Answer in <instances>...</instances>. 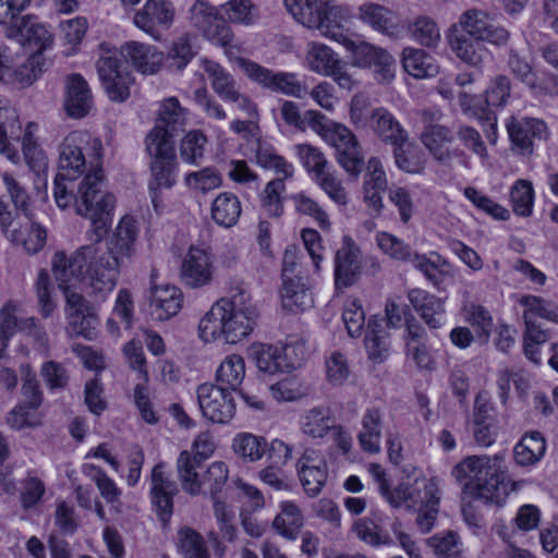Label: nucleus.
<instances>
[{"label": "nucleus", "mask_w": 558, "mask_h": 558, "mask_svg": "<svg viewBox=\"0 0 558 558\" xmlns=\"http://www.w3.org/2000/svg\"><path fill=\"white\" fill-rule=\"evenodd\" d=\"M23 155L25 162L35 173L34 189L37 190L38 198L46 202L48 199L47 157L37 142H23Z\"/></svg>", "instance_id": "c756f323"}, {"label": "nucleus", "mask_w": 558, "mask_h": 558, "mask_svg": "<svg viewBox=\"0 0 558 558\" xmlns=\"http://www.w3.org/2000/svg\"><path fill=\"white\" fill-rule=\"evenodd\" d=\"M93 107V97L87 82L81 74H71L65 80L64 109L72 118H83Z\"/></svg>", "instance_id": "5701e85b"}, {"label": "nucleus", "mask_w": 558, "mask_h": 558, "mask_svg": "<svg viewBox=\"0 0 558 558\" xmlns=\"http://www.w3.org/2000/svg\"><path fill=\"white\" fill-rule=\"evenodd\" d=\"M220 304L226 307L225 341L238 343L253 331L258 317L257 308L252 303L251 294L241 287L233 288L228 298L220 299Z\"/></svg>", "instance_id": "0eeeda50"}, {"label": "nucleus", "mask_w": 558, "mask_h": 558, "mask_svg": "<svg viewBox=\"0 0 558 558\" xmlns=\"http://www.w3.org/2000/svg\"><path fill=\"white\" fill-rule=\"evenodd\" d=\"M199 410L215 424H228L235 414V402L230 391L214 384H202L196 390Z\"/></svg>", "instance_id": "f8f14e48"}, {"label": "nucleus", "mask_w": 558, "mask_h": 558, "mask_svg": "<svg viewBox=\"0 0 558 558\" xmlns=\"http://www.w3.org/2000/svg\"><path fill=\"white\" fill-rule=\"evenodd\" d=\"M242 213L239 198L229 192L220 193L211 205V217L214 221L222 227L234 226Z\"/></svg>", "instance_id": "a18cd8bd"}, {"label": "nucleus", "mask_w": 558, "mask_h": 558, "mask_svg": "<svg viewBox=\"0 0 558 558\" xmlns=\"http://www.w3.org/2000/svg\"><path fill=\"white\" fill-rule=\"evenodd\" d=\"M202 462L197 457H192L191 451L184 450L177 460V472L183 490L191 495L197 496L202 493L203 480L199 470Z\"/></svg>", "instance_id": "473e14b6"}, {"label": "nucleus", "mask_w": 558, "mask_h": 558, "mask_svg": "<svg viewBox=\"0 0 558 558\" xmlns=\"http://www.w3.org/2000/svg\"><path fill=\"white\" fill-rule=\"evenodd\" d=\"M123 56L133 68L143 74H156L162 63L163 53L156 47L137 41L126 43L123 47Z\"/></svg>", "instance_id": "393cba45"}, {"label": "nucleus", "mask_w": 558, "mask_h": 558, "mask_svg": "<svg viewBox=\"0 0 558 558\" xmlns=\"http://www.w3.org/2000/svg\"><path fill=\"white\" fill-rule=\"evenodd\" d=\"M256 162L265 169H272L278 174H282L283 179L291 178L294 172L291 163L278 155L270 145L262 142H257Z\"/></svg>", "instance_id": "4d7b16f0"}, {"label": "nucleus", "mask_w": 558, "mask_h": 558, "mask_svg": "<svg viewBox=\"0 0 558 558\" xmlns=\"http://www.w3.org/2000/svg\"><path fill=\"white\" fill-rule=\"evenodd\" d=\"M191 23L215 45L229 47L233 33L217 10L205 0H197L190 10Z\"/></svg>", "instance_id": "ddd939ff"}, {"label": "nucleus", "mask_w": 558, "mask_h": 558, "mask_svg": "<svg viewBox=\"0 0 558 558\" xmlns=\"http://www.w3.org/2000/svg\"><path fill=\"white\" fill-rule=\"evenodd\" d=\"M424 497L418 505L416 525L423 534L429 533L435 525L440 500L439 488L435 478L424 480Z\"/></svg>", "instance_id": "72a5a7b5"}, {"label": "nucleus", "mask_w": 558, "mask_h": 558, "mask_svg": "<svg viewBox=\"0 0 558 558\" xmlns=\"http://www.w3.org/2000/svg\"><path fill=\"white\" fill-rule=\"evenodd\" d=\"M408 299L415 312L430 329L441 328L446 323L445 301L423 289H411Z\"/></svg>", "instance_id": "4be33fe9"}, {"label": "nucleus", "mask_w": 558, "mask_h": 558, "mask_svg": "<svg viewBox=\"0 0 558 558\" xmlns=\"http://www.w3.org/2000/svg\"><path fill=\"white\" fill-rule=\"evenodd\" d=\"M96 66L109 99L118 102L125 101L130 97V87L134 78L123 66L122 61L117 56H105L98 59Z\"/></svg>", "instance_id": "4468645a"}, {"label": "nucleus", "mask_w": 558, "mask_h": 558, "mask_svg": "<svg viewBox=\"0 0 558 558\" xmlns=\"http://www.w3.org/2000/svg\"><path fill=\"white\" fill-rule=\"evenodd\" d=\"M437 558H449L461 553V543L456 532L446 531L437 533L426 541Z\"/></svg>", "instance_id": "0e129e2a"}, {"label": "nucleus", "mask_w": 558, "mask_h": 558, "mask_svg": "<svg viewBox=\"0 0 558 558\" xmlns=\"http://www.w3.org/2000/svg\"><path fill=\"white\" fill-rule=\"evenodd\" d=\"M2 181L15 210L23 214L29 221H32L34 218L35 203H43L38 198L37 190H35V197L31 196L19 181H16L12 174L7 172L2 174Z\"/></svg>", "instance_id": "49530a36"}, {"label": "nucleus", "mask_w": 558, "mask_h": 558, "mask_svg": "<svg viewBox=\"0 0 558 558\" xmlns=\"http://www.w3.org/2000/svg\"><path fill=\"white\" fill-rule=\"evenodd\" d=\"M546 449V439L541 432H526L513 448L514 462L520 466H534L544 458Z\"/></svg>", "instance_id": "cd10ccee"}, {"label": "nucleus", "mask_w": 558, "mask_h": 558, "mask_svg": "<svg viewBox=\"0 0 558 558\" xmlns=\"http://www.w3.org/2000/svg\"><path fill=\"white\" fill-rule=\"evenodd\" d=\"M225 317L226 307L220 304L219 300L201 319L198 324L199 337L205 342L215 341L217 339L225 340Z\"/></svg>", "instance_id": "8fccbe9b"}, {"label": "nucleus", "mask_w": 558, "mask_h": 558, "mask_svg": "<svg viewBox=\"0 0 558 558\" xmlns=\"http://www.w3.org/2000/svg\"><path fill=\"white\" fill-rule=\"evenodd\" d=\"M482 43L462 31H456L449 37L450 47L456 56L472 66H478L483 62L485 49Z\"/></svg>", "instance_id": "c9c22d12"}, {"label": "nucleus", "mask_w": 558, "mask_h": 558, "mask_svg": "<svg viewBox=\"0 0 558 558\" xmlns=\"http://www.w3.org/2000/svg\"><path fill=\"white\" fill-rule=\"evenodd\" d=\"M339 166L355 178L362 172L365 151L360 142H331Z\"/></svg>", "instance_id": "a19ab883"}, {"label": "nucleus", "mask_w": 558, "mask_h": 558, "mask_svg": "<svg viewBox=\"0 0 558 558\" xmlns=\"http://www.w3.org/2000/svg\"><path fill=\"white\" fill-rule=\"evenodd\" d=\"M187 110L177 97H168L160 101L155 125L146 140H206L198 130H186Z\"/></svg>", "instance_id": "9d476101"}, {"label": "nucleus", "mask_w": 558, "mask_h": 558, "mask_svg": "<svg viewBox=\"0 0 558 558\" xmlns=\"http://www.w3.org/2000/svg\"><path fill=\"white\" fill-rule=\"evenodd\" d=\"M509 96V78L505 75H498L486 88L485 98L464 94L461 97V106L465 112L478 120L484 135L488 140H492V136H496V118L493 114L490 107L504 106Z\"/></svg>", "instance_id": "1a4fd4ad"}, {"label": "nucleus", "mask_w": 558, "mask_h": 558, "mask_svg": "<svg viewBox=\"0 0 558 558\" xmlns=\"http://www.w3.org/2000/svg\"><path fill=\"white\" fill-rule=\"evenodd\" d=\"M182 303L183 294L178 287H155L150 295V314L157 320H167L180 312Z\"/></svg>", "instance_id": "bb28decb"}, {"label": "nucleus", "mask_w": 558, "mask_h": 558, "mask_svg": "<svg viewBox=\"0 0 558 558\" xmlns=\"http://www.w3.org/2000/svg\"><path fill=\"white\" fill-rule=\"evenodd\" d=\"M360 251L348 236L335 257V286L337 289L348 288L355 283L360 272Z\"/></svg>", "instance_id": "b1692460"}, {"label": "nucleus", "mask_w": 558, "mask_h": 558, "mask_svg": "<svg viewBox=\"0 0 558 558\" xmlns=\"http://www.w3.org/2000/svg\"><path fill=\"white\" fill-rule=\"evenodd\" d=\"M283 177L271 180L262 193V206L272 217H280L283 214L282 193L286 191Z\"/></svg>", "instance_id": "052dcab7"}, {"label": "nucleus", "mask_w": 558, "mask_h": 558, "mask_svg": "<svg viewBox=\"0 0 558 558\" xmlns=\"http://www.w3.org/2000/svg\"><path fill=\"white\" fill-rule=\"evenodd\" d=\"M280 117L301 132L310 128L323 140H356L344 124L330 120L318 110L308 109L302 114L299 105L292 100L282 101Z\"/></svg>", "instance_id": "6e6552de"}, {"label": "nucleus", "mask_w": 558, "mask_h": 558, "mask_svg": "<svg viewBox=\"0 0 558 558\" xmlns=\"http://www.w3.org/2000/svg\"><path fill=\"white\" fill-rule=\"evenodd\" d=\"M464 196L480 210L498 220H507L510 213L490 197L482 194L475 187L468 186L463 191Z\"/></svg>", "instance_id": "e2e57ef3"}, {"label": "nucleus", "mask_w": 558, "mask_h": 558, "mask_svg": "<svg viewBox=\"0 0 558 558\" xmlns=\"http://www.w3.org/2000/svg\"><path fill=\"white\" fill-rule=\"evenodd\" d=\"M239 64L251 81L271 92L298 99H302L308 94L306 84L299 80L296 73L274 72L246 59H241Z\"/></svg>", "instance_id": "9b49d317"}, {"label": "nucleus", "mask_w": 558, "mask_h": 558, "mask_svg": "<svg viewBox=\"0 0 558 558\" xmlns=\"http://www.w3.org/2000/svg\"><path fill=\"white\" fill-rule=\"evenodd\" d=\"M326 379L335 387L343 386L348 380L351 369L348 360L341 352L335 351L326 359Z\"/></svg>", "instance_id": "774afa93"}, {"label": "nucleus", "mask_w": 558, "mask_h": 558, "mask_svg": "<svg viewBox=\"0 0 558 558\" xmlns=\"http://www.w3.org/2000/svg\"><path fill=\"white\" fill-rule=\"evenodd\" d=\"M214 257L205 248L190 246L182 259L180 277L190 288H202L209 284L214 278Z\"/></svg>", "instance_id": "dca6fc26"}, {"label": "nucleus", "mask_w": 558, "mask_h": 558, "mask_svg": "<svg viewBox=\"0 0 558 558\" xmlns=\"http://www.w3.org/2000/svg\"><path fill=\"white\" fill-rule=\"evenodd\" d=\"M340 61L339 56L330 47L316 41L308 43L305 57L308 70L327 76L328 74H333L332 70Z\"/></svg>", "instance_id": "ea45409f"}, {"label": "nucleus", "mask_w": 558, "mask_h": 558, "mask_svg": "<svg viewBox=\"0 0 558 558\" xmlns=\"http://www.w3.org/2000/svg\"><path fill=\"white\" fill-rule=\"evenodd\" d=\"M282 305L291 311H304L313 305L312 294L301 277L282 278Z\"/></svg>", "instance_id": "e433bc0d"}, {"label": "nucleus", "mask_w": 558, "mask_h": 558, "mask_svg": "<svg viewBox=\"0 0 558 558\" xmlns=\"http://www.w3.org/2000/svg\"><path fill=\"white\" fill-rule=\"evenodd\" d=\"M352 530L361 542L371 547L391 546L395 543L389 533L371 518L356 520Z\"/></svg>", "instance_id": "de8ad7c7"}, {"label": "nucleus", "mask_w": 558, "mask_h": 558, "mask_svg": "<svg viewBox=\"0 0 558 558\" xmlns=\"http://www.w3.org/2000/svg\"><path fill=\"white\" fill-rule=\"evenodd\" d=\"M451 476L463 494L496 507H502L520 485L509 478L504 452L468 456L452 468Z\"/></svg>", "instance_id": "f03ea898"}, {"label": "nucleus", "mask_w": 558, "mask_h": 558, "mask_svg": "<svg viewBox=\"0 0 558 558\" xmlns=\"http://www.w3.org/2000/svg\"><path fill=\"white\" fill-rule=\"evenodd\" d=\"M383 428V412L379 408H367L361 420V430L357 434V440L361 448L368 453H378L380 451Z\"/></svg>", "instance_id": "c85d7f7f"}, {"label": "nucleus", "mask_w": 558, "mask_h": 558, "mask_svg": "<svg viewBox=\"0 0 558 558\" xmlns=\"http://www.w3.org/2000/svg\"><path fill=\"white\" fill-rule=\"evenodd\" d=\"M466 320L475 328L476 337L487 342L494 328L489 311L480 304H471L466 311Z\"/></svg>", "instance_id": "69168bd1"}, {"label": "nucleus", "mask_w": 558, "mask_h": 558, "mask_svg": "<svg viewBox=\"0 0 558 558\" xmlns=\"http://www.w3.org/2000/svg\"><path fill=\"white\" fill-rule=\"evenodd\" d=\"M272 526L278 534L287 539H295L304 524L301 509L293 501H282Z\"/></svg>", "instance_id": "58836bf2"}, {"label": "nucleus", "mask_w": 558, "mask_h": 558, "mask_svg": "<svg viewBox=\"0 0 558 558\" xmlns=\"http://www.w3.org/2000/svg\"><path fill=\"white\" fill-rule=\"evenodd\" d=\"M424 493L421 489L410 485L409 483H399L395 488H389L384 499L392 508H401L405 506L408 509H416L422 504Z\"/></svg>", "instance_id": "5fc2aeb1"}, {"label": "nucleus", "mask_w": 558, "mask_h": 558, "mask_svg": "<svg viewBox=\"0 0 558 558\" xmlns=\"http://www.w3.org/2000/svg\"><path fill=\"white\" fill-rule=\"evenodd\" d=\"M372 126L381 140H408V132L397 118L385 108H377L371 116Z\"/></svg>", "instance_id": "09e8293b"}, {"label": "nucleus", "mask_w": 558, "mask_h": 558, "mask_svg": "<svg viewBox=\"0 0 558 558\" xmlns=\"http://www.w3.org/2000/svg\"><path fill=\"white\" fill-rule=\"evenodd\" d=\"M396 166L408 173H421L425 165V147L417 142H395Z\"/></svg>", "instance_id": "f704fd0d"}, {"label": "nucleus", "mask_w": 558, "mask_h": 558, "mask_svg": "<svg viewBox=\"0 0 558 558\" xmlns=\"http://www.w3.org/2000/svg\"><path fill=\"white\" fill-rule=\"evenodd\" d=\"M174 17V8L168 0H147L133 19L134 25L154 39H160L161 32L168 29Z\"/></svg>", "instance_id": "6ab92c4d"}, {"label": "nucleus", "mask_w": 558, "mask_h": 558, "mask_svg": "<svg viewBox=\"0 0 558 558\" xmlns=\"http://www.w3.org/2000/svg\"><path fill=\"white\" fill-rule=\"evenodd\" d=\"M284 5L305 27L317 29L324 37L338 43L347 39L343 27L351 17L349 7L327 0H284Z\"/></svg>", "instance_id": "20e7f679"}, {"label": "nucleus", "mask_w": 558, "mask_h": 558, "mask_svg": "<svg viewBox=\"0 0 558 558\" xmlns=\"http://www.w3.org/2000/svg\"><path fill=\"white\" fill-rule=\"evenodd\" d=\"M375 241L378 248L395 260L408 263L414 255L410 245L392 233L379 231L375 235Z\"/></svg>", "instance_id": "864d4df0"}, {"label": "nucleus", "mask_w": 558, "mask_h": 558, "mask_svg": "<svg viewBox=\"0 0 558 558\" xmlns=\"http://www.w3.org/2000/svg\"><path fill=\"white\" fill-rule=\"evenodd\" d=\"M412 38L426 47H436L440 40V32L437 24L426 17H417L410 26Z\"/></svg>", "instance_id": "338daca9"}, {"label": "nucleus", "mask_w": 558, "mask_h": 558, "mask_svg": "<svg viewBox=\"0 0 558 558\" xmlns=\"http://www.w3.org/2000/svg\"><path fill=\"white\" fill-rule=\"evenodd\" d=\"M459 25L469 36L496 46L507 44L510 37L505 27L496 25L485 11L477 9L465 11L460 16Z\"/></svg>", "instance_id": "f3484780"}, {"label": "nucleus", "mask_w": 558, "mask_h": 558, "mask_svg": "<svg viewBox=\"0 0 558 558\" xmlns=\"http://www.w3.org/2000/svg\"><path fill=\"white\" fill-rule=\"evenodd\" d=\"M520 304L525 307L523 319L536 320L544 318L549 322H558V307L535 295H524Z\"/></svg>", "instance_id": "bf43d9fd"}, {"label": "nucleus", "mask_w": 558, "mask_h": 558, "mask_svg": "<svg viewBox=\"0 0 558 558\" xmlns=\"http://www.w3.org/2000/svg\"><path fill=\"white\" fill-rule=\"evenodd\" d=\"M506 128L509 140H547L550 135L546 122L537 118L511 117Z\"/></svg>", "instance_id": "4c0bfd02"}, {"label": "nucleus", "mask_w": 558, "mask_h": 558, "mask_svg": "<svg viewBox=\"0 0 558 558\" xmlns=\"http://www.w3.org/2000/svg\"><path fill=\"white\" fill-rule=\"evenodd\" d=\"M165 463L156 464L150 474V500L159 519L169 521L173 512V497L178 494L177 484L165 471Z\"/></svg>", "instance_id": "aec40b11"}, {"label": "nucleus", "mask_w": 558, "mask_h": 558, "mask_svg": "<svg viewBox=\"0 0 558 558\" xmlns=\"http://www.w3.org/2000/svg\"><path fill=\"white\" fill-rule=\"evenodd\" d=\"M104 179L102 169L96 168L85 175L74 196L76 214L90 220L89 240L94 243L81 246L71 255L57 252L52 257L53 276L64 292L65 289L70 290L72 282L81 281L86 276L93 292L100 299L112 291L99 289L94 276L95 266L100 255L99 242L111 227L116 206L114 195L102 190Z\"/></svg>", "instance_id": "f257e3e1"}, {"label": "nucleus", "mask_w": 558, "mask_h": 558, "mask_svg": "<svg viewBox=\"0 0 558 558\" xmlns=\"http://www.w3.org/2000/svg\"><path fill=\"white\" fill-rule=\"evenodd\" d=\"M332 412L330 408L325 405L313 407L304 411L299 420L301 432L313 439L327 436L332 428Z\"/></svg>", "instance_id": "7c9ffc66"}, {"label": "nucleus", "mask_w": 558, "mask_h": 558, "mask_svg": "<svg viewBox=\"0 0 558 558\" xmlns=\"http://www.w3.org/2000/svg\"><path fill=\"white\" fill-rule=\"evenodd\" d=\"M31 0H0V24L7 26V36L44 54L53 37L49 29L32 15L21 16Z\"/></svg>", "instance_id": "39448f33"}, {"label": "nucleus", "mask_w": 558, "mask_h": 558, "mask_svg": "<svg viewBox=\"0 0 558 558\" xmlns=\"http://www.w3.org/2000/svg\"><path fill=\"white\" fill-rule=\"evenodd\" d=\"M365 348L368 357L375 362H383L388 355L389 336L384 328L383 320L377 317H372L368 320Z\"/></svg>", "instance_id": "37998d69"}, {"label": "nucleus", "mask_w": 558, "mask_h": 558, "mask_svg": "<svg viewBox=\"0 0 558 558\" xmlns=\"http://www.w3.org/2000/svg\"><path fill=\"white\" fill-rule=\"evenodd\" d=\"M245 376V364L241 355L231 354L223 359L216 372L218 387L231 393L238 391Z\"/></svg>", "instance_id": "79ce46f5"}, {"label": "nucleus", "mask_w": 558, "mask_h": 558, "mask_svg": "<svg viewBox=\"0 0 558 558\" xmlns=\"http://www.w3.org/2000/svg\"><path fill=\"white\" fill-rule=\"evenodd\" d=\"M268 448L264 437L242 433L234 437V452L245 461L255 462L260 460Z\"/></svg>", "instance_id": "603ef678"}, {"label": "nucleus", "mask_w": 558, "mask_h": 558, "mask_svg": "<svg viewBox=\"0 0 558 558\" xmlns=\"http://www.w3.org/2000/svg\"><path fill=\"white\" fill-rule=\"evenodd\" d=\"M510 198L514 214L529 217L533 210L534 193L532 184L525 180H518L511 187Z\"/></svg>", "instance_id": "680f3d73"}, {"label": "nucleus", "mask_w": 558, "mask_h": 558, "mask_svg": "<svg viewBox=\"0 0 558 558\" xmlns=\"http://www.w3.org/2000/svg\"><path fill=\"white\" fill-rule=\"evenodd\" d=\"M402 66L408 74L420 80L434 77L439 72V65L434 57L423 49L412 47L403 49Z\"/></svg>", "instance_id": "2f4dec72"}, {"label": "nucleus", "mask_w": 558, "mask_h": 558, "mask_svg": "<svg viewBox=\"0 0 558 558\" xmlns=\"http://www.w3.org/2000/svg\"><path fill=\"white\" fill-rule=\"evenodd\" d=\"M175 142H147L146 151L150 157L148 193L157 214L163 211L162 190L172 189L178 179Z\"/></svg>", "instance_id": "423d86ee"}, {"label": "nucleus", "mask_w": 558, "mask_h": 558, "mask_svg": "<svg viewBox=\"0 0 558 558\" xmlns=\"http://www.w3.org/2000/svg\"><path fill=\"white\" fill-rule=\"evenodd\" d=\"M85 163L81 147L65 142L60 146L58 172L60 177L77 178L83 172Z\"/></svg>", "instance_id": "3c124183"}, {"label": "nucleus", "mask_w": 558, "mask_h": 558, "mask_svg": "<svg viewBox=\"0 0 558 558\" xmlns=\"http://www.w3.org/2000/svg\"><path fill=\"white\" fill-rule=\"evenodd\" d=\"M295 348L303 350V344L299 342L288 343L284 347L259 343L252 349V355L255 364L260 372L266 374H276L279 372H289L296 368V362L288 361L290 351Z\"/></svg>", "instance_id": "412c9836"}, {"label": "nucleus", "mask_w": 558, "mask_h": 558, "mask_svg": "<svg viewBox=\"0 0 558 558\" xmlns=\"http://www.w3.org/2000/svg\"><path fill=\"white\" fill-rule=\"evenodd\" d=\"M359 19L384 35L397 36L399 34L400 25L397 14L381 4L375 2L361 4Z\"/></svg>", "instance_id": "a878e982"}, {"label": "nucleus", "mask_w": 558, "mask_h": 558, "mask_svg": "<svg viewBox=\"0 0 558 558\" xmlns=\"http://www.w3.org/2000/svg\"><path fill=\"white\" fill-rule=\"evenodd\" d=\"M50 63L43 53L34 52L15 69L14 78L22 86H29L50 66Z\"/></svg>", "instance_id": "13d9d810"}, {"label": "nucleus", "mask_w": 558, "mask_h": 558, "mask_svg": "<svg viewBox=\"0 0 558 558\" xmlns=\"http://www.w3.org/2000/svg\"><path fill=\"white\" fill-rule=\"evenodd\" d=\"M138 228L131 216H124L116 230L112 240L105 246L99 244V257L95 266L96 286L102 290H113L117 286L120 267L124 259H130L135 253V241Z\"/></svg>", "instance_id": "7ed1b4c3"}, {"label": "nucleus", "mask_w": 558, "mask_h": 558, "mask_svg": "<svg viewBox=\"0 0 558 558\" xmlns=\"http://www.w3.org/2000/svg\"><path fill=\"white\" fill-rule=\"evenodd\" d=\"M66 317L73 335L86 340L97 337L98 318L83 295L65 289Z\"/></svg>", "instance_id": "a211bd4d"}, {"label": "nucleus", "mask_w": 558, "mask_h": 558, "mask_svg": "<svg viewBox=\"0 0 558 558\" xmlns=\"http://www.w3.org/2000/svg\"><path fill=\"white\" fill-rule=\"evenodd\" d=\"M202 64L210 81L211 88L222 100L235 104L240 110L250 116L256 112L253 101L240 93L235 80L226 69L219 63L207 59H204Z\"/></svg>", "instance_id": "2eb2a0df"}, {"label": "nucleus", "mask_w": 558, "mask_h": 558, "mask_svg": "<svg viewBox=\"0 0 558 558\" xmlns=\"http://www.w3.org/2000/svg\"><path fill=\"white\" fill-rule=\"evenodd\" d=\"M175 545L182 558H210L205 537L190 526L179 529Z\"/></svg>", "instance_id": "c03bdc74"}, {"label": "nucleus", "mask_w": 558, "mask_h": 558, "mask_svg": "<svg viewBox=\"0 0 558 558\" xmlns=\"http://www.w3.org/2000/svg\"><path fill=\"white\" fill-rule=\"evenodd\" d=\"M272 398L277 401H295L308 393V387L296 375H290L269 387Z\"/></svg>", "instance_id": "6e6d98bb"}]
</instances>
